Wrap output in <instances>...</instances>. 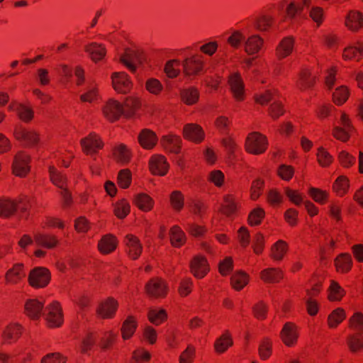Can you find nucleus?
<instances>
[{"label":"nucleus","mask_w":363,"mask_h":363,"mask_svg":"<svg viewBox=\"0 0 363 363\" xmlns=\"http://www.w3.org/2000/svg\"><path fill=\"white\" fill-rule=\"evenodd\" d=\"M43 307V302L38 299H29L25 303L26 313L31 318L38 319L42 314L49 327H60L63 323V317L58 303H50L44 311Z\"/></svg>","instance_id":"1"},{"label":"nucleus","mask_w":363,"mask_h":363,"mask_svg":"<svg viewBox=\"0 0 363 363\" xmlns=\"http://www.w3.org/2000/svg\"><path fill=\"white\" fill-rule=\"evenodd\" d=\"M228 43L235 48H238L241 45L244 50L248 55H255L261 49L263 40L258 35H251L246 37L240 31L235 30L228 38Z\"/></svg>","instance_id":"2"},{"label":"nucleus","mask_w":363,"mask_h":363,"mask_svg":"<svg viewBox=\"0 0 363 363\" xmlns=\"http://www.w3.org/2000/svg\"><path fill=\"white\" fill-rule=\"evenodd\" d=\"M306 9L309 16L319 26L323 19V10L322 8L312 5V0H301L300 6L294 3L289 4L286 9V17L290 20H296V14H301V11Z\"/></svg>","instance_id":"3"},{"label":"nucleus","mask_w":363,"mask_h":363,"mask_svg":"<svg viewBox=\"0 0 363 363\" xmlns=\"http://www.w3.org/2000/svg\"><path fill=\"white\" fill-rule=\"evenodd\" d=\"M17 203L20 205L19 208L23 213L27 211L28 206H32L30 199L27 196L20 199L18 201L4 198L0 199V216L8 218L13 215L17 209Z\"/></svg>","instance_id":"4"},{"label":"nucleus","mask_w":363,"mask_h":363,"mask_svg":"<svg viewBox=\"0 0 363 363\" xmlns=\"http://www.w3.org/2000/svg\"><path fill=\"white\" fill-rule=\"evenodd\" d=\"M255 100L262 105L272 101V104L269 108V113L273 118H277L284 113L281 103L278 101L275 94L270 90H267L257 95Z\"/></svg>","instance_id":"5"},{"label":"nucleus","mask_w":363,"mask_h":363,"mask_svg":"<svg viewBox=\"0 0 363 363\" xmlns=\"http://www.w3.org/2000/svg\"><path fill=\"white\" fill-rule=\"evenodd\" d=\"M267 145L266 137L258 133H252L246 139V150L252 154L259 155L264 152Z\"/></svg>","instance_id":"6"},{"label":"nucleus","mask_w":363,"mask_h":363,"mask_svg":"<svg viewBox=\"0 0 363 363\" xmlns=\"http://www.w3.org/2000/svg\"><path fill=\"white\" fill-rule=\"evenodd\" d=\"M50 279V273L48 269L43 267H36L29 274L28 281L30 284L35 288L45 286Z\"/></svg>","instance_id":"7"},{"label":"nucleus","mask_w":363,"mask_h":363,"mask_svg":"<svg viewBox=\"0 0 363 363\" xmlns=\"http://www.w3.org/2000/svg\"><path fill=\"white\" fill-rule=\"evenodd\" d=\"M50 176L52 183L62 189L60 194L62 196L64 203L65 205H68L71 200V196L68 191L64 188L66 178L60 172H57L55 167L50 168Z\"/></svg>","instance_id":"8"},{"label":"nucleus","mask_w":363,"mask_h":363,"mask_svg":"<svg viewBox=\"0 0 363 363\" xmlns=\"http://www.w3.org/2000/svg\"><path fill=\"white\" fill-rule=\"evenodd\" d=\"M30 157L28 155L19 152L14 157L13 163V173L18 177H24L30 170Z\"/></svg>","instance_id":"9"},{"label":"nucleus","mask_w":363,"mask_h":363,"mask_svg":"<svg viewBox=\"0 0 363 363\" xmlns=\"http://www.w3.org/2000/svg\"><path fill=\"white\" fill-rule=\"evenodd\" d=\"M201 57L192 55L186 57L182 63L184 72L186 75L198 74L203 68Z\"/></svg>","instance_id":"10"},{"label":"nucleus","mask_w":363,"mask_h":363,"mask_svg":"<svg viewBox=\"0 0 363 363\" xmlns=\"http://www.w3.org/2000/svg\"><path fill=\"white\" fill-rule=\"evenodd\" d=\"M144 57L139 50H126L125 55L121 57V62L132 72L136 69L135 64L142 65Z\"/></svg>","instance_id":"11"},{"label":"nucleus","mask_w":363,"mask_h":363,"mask_svg":"<svg viewBox=\"0 0 363 363\" xmlns=\"http://www.w3.org/2000/svg\"><path fill=\"white\" fill-rule=\"evenodd\" d=\"M112 83L116 91L120 93H127L132 87V82L128 76L124 72H115L112 74Z\"/></svg>","instance_id":"12"},{"label":"nucleus","mask_w":363,"mask_h":363,"mask_svg":"<svg viewBox=\"0 0 363 363\" xmlns=\"http://www.w3.org/2000/svg\"><path fill=\"white\" fill-rule=\"evenodd\" d=\"M352 130V126L349 118L345 114H342L340 125L334 128L333 134L337 140L345 142L349 139L350 133Z\"/></svg>","instance_id":"13"},{"label":"nucleus","mask_w":363,"mask_h":363,"mask_svg":"<svg viewBox=\"0 0 363 363\" xmlns=\"http://www.w3.org/2000/svg\"><path fill=\"white\" fill-rule=\"evenodd\" d=\"M104 116L110 121L117 120L125 111L118 101L110 99L102 108Z\"/></svg>","instance_id":"14"},{"label":"nucleus","mask_w":363,"mask_h":363,"mask_svg":"<svg viewBox=\"0 0 363 363\" xmlns=\"http://www.w3.org/2000/svg\"><path fill=\"white\" fill-rule=\"evenodd\" d=\"M145 289L148 295L155 298L163 297L167 293L166 284L157 278L151 279L146 284Z\"/></svg>","instance_id":"15"},{"label":"nucleus","mask_w":363,"mask_h":363,"mask_svg":"<svg viewBox=\"0 0 363 363\" xmlns=\"http://www.w3.org/2000/svg\"><path fill=\"white\" fill-rule=\"evenodd\" d=\"M184 137L194 143H199L204 138V132L201 126L194 123H189L183 128Z\"/></svg>","instance_id":"16"},{"label":"nucleus","mask_w":363,"mask_h":363,"mask_svg":"<svg viewBox=\"0 0 363 363\" xmlns=\"http://www.w3.org/2000/svg\"><path fill=\"white\" fill-rule=\"evenodd\" d=\"M191 273L195 277L203 278L208 272V264L205 257L196 256L190 263Z\"/></svg>","instance_id":"17"},{"label":"nucleus","mask_w":363,"mask_h":363,"mask_svg":"<svg viewBox=\"0 0 363 363\" xmlns=\"http://www.w3.org/2000/svg\"><path fill=\"white\" fill-rule=\"evenodd\" d=\"M81 145L84 152L92 154L96 152V150L103 146L100 138L94 133H91L88 137L81 140Z\"/></svg>","instance_id":"18"},{"label":"nucleus","mask_w":363,"mask_h":363,"mask_svg":"<svg viewBox=\"0 0 363 363\" xmlns=\"http://www.w3.org/2000/svg\"><path fill=\"white\" fill-rule=\"evenodd\" d=\"M169 168L166 159L162 155H154L150 160V169L151 172L157 175L164 176Z\"/></svg>","instance_id":"19"},{"label":"nucleus","mask_w":363,"mask_h":363,"mask_svg":"<svg viewBox=\"0 0 363 363\" xmlns=\"http://www.w3.org/2000/svg\"><path fill=\"white\" fill-rule=\"evenodd\" d=\"M281 337L287 346H293L298 338L296 325L291 323H286L281 332Z\"/></svg>","instance_id":"20"},{"label":"nucleus","mask_w":363,"mask_h":363,"mask_svg":"<svg viewBox=\"0 0 363 363\" xmlns=\"http://www.w3.org/2000/svg\"><path fill=\"white\" fill-rule=\"evenodd\" d=\"M229 84L235 98L238 100H242L245 90L240 76L237 73L232 74L229 77Z\"/></svg>","instance_id":"21"},{"label":"nucleus","mask_w":363,"mask_h":363,"mask_svg":"<svg viewBox=\"0 0 363 363\" xmlns=\"http://www.w3.org/2000/svg\"><path fill=\"white\" fill-rule=\"evenodd\" d=\"M117 302L112 298H109L100 303L99 306L96 309V312L101 318H110L113 316L117 309Z\"/></svg>","instance_id":"22"},{"label":"nucleus","mask_w":363,"mask_h":363,"mask_svg":"<svg viewBox=\"0 0 363 363\" xmlns=\"http://www.w3.org/2000/svg\"><path fill=\"white\" fill-rule=\"evenodd\" d=\"M9 108L15 111L19 118L26 123L30 122L33 118V110L23 104L15 103Z\"/></svg>","instance_id":"23"},{"label":"nucleus","mask_w":363,"mask_h":363,"mask_svg":"<svg viewBox=\"0 0 363 363\" xmlns=\"http://www.w3.org/2000/svg\"><path fill=\"white\" fill-rule=\"evenodd\" d=\"M14 134L18 140L24 141L28 145H35L39 140L38 135L35 131L21 127L17 128Z\"/></svg>","instance_id":"24"},{"label":"nucleus","mask_w":363,"mask_h":363,"mask_svg":"<svg viewBox=\"0 0 363 363\" xmlns=\"http://www.w3.org/2000/svg\"><path fill=\"white\" fill-rule=\"evenodd\" d=\"M125 243L128 248L129 256L133 259H138L143 249L139 240L132 235H128L125 238Z\"/></svg>","instance_id":"25"},{"label":"nucleus","mask_w":363,"mask_h":363,"mask_svg":"<svg viewBox=\"0 0 363 363\" xmlns=\"http://www.w3.org/2000/svg\"><path fill=\"white\" fill-rule=\"evenodd\" d=\"M85 51L94 62L101 60L106 53V48L101 44L91 43L85 47Z\"/></svg>","instance_id":"26"},{"label":"nucleus","mask_w":363,"mask_h":363,"mask_svg":"<svg viewBox=\"0 0 363 363\" xmlns=\"http://www.w3.org/2000/svg\"><path fill=\"white\" fill-rule=\"evenodd\" d=\"M26 271L22 264H16L6 273V280L9 283L16 284L26 277Z\"/></svg>","instance_id":"27"},{"label":"nucleus","mask_w":363,"mask_h":363,"mask_svg":"<svg viewBox=\"0 0 363 363\" xmlns=\"http://www.w3.org/2000/svg\"><path fill=\"white\" fill-rule=\"evenodd\" d=\"M138 140L144 148L151 149L155 145L157 138L152 131L145 129L139 135Z\"/></svg>","instance_id":"28"},{"label":"nucleus","mask_w":363,"mask_h":363,"mask_svg":"<svg viewBox=\"0 0 363 363\" xmlns=\"http://www.w3.org/2000/svg\"><path fill=\"white\" fill-rule=\"evenodd\" d=\"M98 246L102 253L108 254L116 248L117 241L115 237L107 235L101 238Z\"/></svg>","instance_id":"29"},{"label":"nucleus","mask_w":363,"mask_h":363,"mask_svg":"<svg viewBox=\"0 0 363 363\" xmlns=\"http://www.w3.org/2000/svg\"><path fill=\"white\" fill-rule=\"evenodd\" d=\"M346 26L350 30H357L363 26V16L359 12H350L347 16Z\"/></svg>","instance_id":"30"},{"label":"nucleus","mask_w":363,"mask_h":363,"mask_svg":"<svg viewBox=\"0 0 363 363\" xmlns=\"http://www.w3.org/2000/svg\"><path fill=\"white\" fill-rule=\"evenodd\" d=\"M293 47L294 40L291 38L287 37L284 38L277 49L278 57L283 58L288 56L291 52Z\"/></svg>","instance_id":"31"},{"label":"nucleus","mask_w":363,"mask_h":363,"mask_svg":"<svg viewBox=\"0 0 363 363\" xmlns=\"http://www.w3.org/2000/svg\"><path fill=\"white\" fill-rule=\"evenodd\" d=\"M232 286L236 290H241L248 283V276L242 271L236 272L230 279Z\"/></svg>","instance_id":"32"},{"label":"nucleus","mask_w":363,"mask_h":363,"mask_svg":"<svg viewBox=\"0 0 363 363\" xmlns=\"http://www.w3.org/2000/svg\"><path fill=\"white\" fill-rule=\"evenodd\" d=\"M186 238L184 232L177 225L170 230V241L174 247H179L185 242Z\"/></svg>","instance_id":"33"},{"label":"nucleus","mask_w":363,"mask_h":363,"mask_svg":"<svg viewBox=\"0 0 363 363\" xmlns=\"http://www.w3.org/2000/svg\"><path fill=\"white\" fill-rule=\"evenodd\" d=\"M35 240L38 245L48 248H52L57 243V240L55 236L48 234L37 233L35 235Z\"/></svg>","instance_id":"34"},{"label":"nucleus","mask_w":363,"mask_h":363,"mask_svg":"<svg viewBox=\"0 0 363 363\" xmlns=\"http://www.w3.org/2000/svg\"><path fill=\"white\" fill-rule=\"evenodd\" d=\"M134 203L144 211H150L153 206L152 199L145 194H138L134 199Z\"/></svg>","instance_id":"35"},{"label":"nucleus","mask_w":363,"mask_h":363,"mask_svg":"<svg viewBox=\"0 0 363 363\" xmlns=\"http://www.w3.org/2000/svg\"><path fill=\"white\" fill-rule=\"evenodd\" d=\"M21 334V327L17 324H11L3 332L5 341L11 342L17 340Z\"/></svg>","instance_id":"36"},{"label":"nucleus","mask_w":363,"mask_h":363,"mask_svg":"<svg viewBox=\"0 0 363 363\" xmlns=\"http://www.w3.org/2000/svg\"><path fill=\"white\" fill-rule=\"evenodd\" d=\"M136 327L137 324L133 318L132 316L128 317L121 328L123 338L124 340L129 339L135 333Z\"/></svg>","instance_id":"37"},{"label":"nucleus","mask_w":363,"mask_h":363,"mask_svg":"<svg viewBox=\"0 0 363 363\" xmlns=\"http://www.w3.org/2000/svg\"><path fill=\"white\" fill-rule=\"evenodd\" d=\"M262 279L269 283L279 281L282 278L281 272L274 268H269L261 272Z\"/></svg>","instance_id":"38"},{"label":"nucleus","mask_w":363,"mask_h":363,"mask_svg":"<svg viewBox=\"0 0 363 363\" xmlns=\"http://www.w3.org/2000/svg\"><path fill=\"white\" fill-rule=\"evenodd\" d=\"M163 143L165 148L172 152L177 153L180 149L181 139L175 135L164 136Z\"/></svg>","instance_id":"39"},{"label":"nucleus","mask_w":363,"mask_h":363,"mask_svg":"<svg viewBox=\"0 0 363 363\" xmlns=\"http://www.w3.org/2000/svg\"><path fill=\"white\" fill-rule=\"evenodd\" d=\"M352 263L351 257L346 254L340 255L335 259V265L337 270L342 272H348L351 269Z\"/></svg>","instance_id":"40"},{"label":"nucleus","mask_w":363,"mask_h":363,"mask_svg":"<svg viewBox=\"0 0 363 363\" xmlns=\"http://www.w3.org/2000/svg\"><path fill=\"white\" fill-rule=\"evenodd\" d=\"M181 66L182 67V65L179 60H169L165 65L164 72L168 77L174 78L180 72Z\"/></svg>","instance_id":"41"},{"label":"nucleus","mask_w":363,"mask_h":363,"mask_svg":"<svg viewBox=\"0 0 363 363\" xmlns=\"http://www.w3.org/2000/svg\"><path fill=\"white\" fill-rule=\"evenodd\" d=\"M182 100L188 105L195 104L199 99V92L195 88H188L181 92Z\"/></svg>","instance_id":"42"},{"label":"nucleus","mask_w":363,"mask_h":363,"mask_svg":"<svg viewBox=\"0 0 363 363\" xmlns=\"http://www.w3.org/2000/svg\"><path fill=\"white\" fill-rule=\"evenodd\" d=\"M166 318L167 314L163 309L152 308L148 312L149 320L156 325L163 322Z\"/></svg>","instance_id":"43"},{"label":"nucleus","mask_w":363,"mask_h":363,"mask_svg":"<svg viewBox=\"0 0 363 363\" xmlns=\"http://www.w3.org/2000/svg\"><path fill=\"white\" fill-rule=\"evenodd\" d=\"M233 345V340L229 335H223L215 342V349L217 352H224L228 347Z\"/></svg>","instance_id":"44"},{"label":"nucleus","mask_w":363,"mask_h":363,"mask_svg":"<svg viewBox=\"0 0 363 363\" xmlns=\"http://www.w3.org/2000/svg\"><path fill=\"white\" fill-rule=\"evenodd\" d=\"M286 250V243L283 240H279L272 247V256L277 260H281Z\"/></svg>","instance_id":"45"},{"label":"nucleus","mask_w":363,"mask_h":363,"mask_svg":"<svg viewBox=\"0 0 363 363\" xmlns=\"http://www.w3.org/2000/svg\"><path fill=\"white\" fill-rule=\"evenodd\" d=\"M345 318V311L342 308H337L328 316V325L330 328H335Z\"/></svg>","instance_id":"46"},{"label":"nucleus","mask_w":363,"mask_h":363,"mask_svg":"<svg viewBox=\"0 0 363 363\" xmlns=\"http://www.w3.org/2000/svg\"><path fill=\"white\" fill-rule=\"evenodd\" d=\"M345 291L335 281H331L328 297L331 301H339L344 296Z\"/></svg>","instance_id":"47"},{"label":"nucleus","mask_w":363,"mask_h":363,"mask_svg":"<svg viewBox=\"0 0 363 363\" xmlns=\"http://www.w3.org/2000/svg\"><path fill=\"white\" fill-rule=\"evenodd\" d=\"M97 89L92 84H87L85 92L80 96V99L84 102H92L97 98Z\"/></svg>","instance_id":"48"},{"label":"nucleus","mask_w":363,"mask_h":363,"mask_svg":"<svg viewBox=\"0 0 363 363\" xmlns=\"http://www.w3.org/2000/svg\"><path fill=\"white\" fill-rule=\"evenodd\" d=\"M318 292V290L316 289H313L311 291H308V296L309 298L306 301L307 310L308 313L311 315H314L318 312V304L315 301H314L312 297L315 296Z\"/></svg>","instance_id":"49"},{"label":"nucleus","mask_w":363,"mask_h":363,"mask_svg":"<svg viewBox=\"0 0 363 363\" xmlns=\"http://www.w3.org/2000/svg\"><path fill=\"white\" fill-rule=\"evenodd\" d=\"M363 55V47H349L346 48L343 53L345 59H354L359 60Z\"/></svg>","instance_id":"50"},{"label":"nucleus","mask_w":363,"mask_h":363,"mask_svg":"<svg viewBox=\"0 0 363 363\" xmlns=\"http://www.w3.org/2000/svg\"><path fill=\"white\" fill-rule=\"evenodd\" d=\"M272 18L266 15L257 18L254 21L255 28L261 31L267 30L272 25Z\"/></svg>","instance_id":"51"},{"label":"nucleus","mask_w":363,"mask_h":363,"mask_svg":"<svg viewBox=\"0 0 363 363\" xmlns=\"http://www.w3.org/2000/svg\"><path fill=\"white\" fill-rule=\"evenodd\" d=\"M114 211L118 218H123L130 212V205L125 200H121L116 203Z\"/></svg>","instance_id":"52"},{"label":"nucleus","mask_w":363,"mask_h":363,"mask_svg":"<svg viewBox=\"0 0 363 363\" xmlns=\"http://www.w3.org/2000/svg\"><path fill=\"white\" fill-rule=\"evenodd\" d=\"M222 208L223 213L227 216H230L235 212L237 206L234 198L231 195L224 196V203Z\"/></svg>","instance_id":"53"},{"label":"nucleus","mask_w":363,"mask_h":363,"mask_svg":"<svg viewBox=\"0 0 363 363\" xmlns=\"http://www.w3.org/2000/svg\"><path fill=\"white\" fill-rule=\"evenodd\" d=\"M146 89L152 94H158L163 89L162 83L157 79L150 78L145 84Z\"/></svg>","instance_id":"54"},{"label":"nucleus","mask_w":363,"mask_h":363,"mask_svg":"<svg viewBox=\"0 0 363 363\" xmlns=\"http://www.w3.org/2000/svg\"><path fill=\"white\" fill-rule=\"evenodd\" d=\"M334 102L340 105L346 101L348 97V91L344 86H340L336 89L333 94Z\"/></svg>","instance_id":"55"},{"label":"nucleus","mask_w":363,"mask_h":363,"mask_svg":"<svg viewBox=\"0 0 363 363\" xmlns=\"http://www.w3.org/2000/svg\"><path fill=\"white\" fill-rule=\"evenodd\" d=\"M114 155L118 162L121 163H126L130 160V155L126 147L121 145L118 146L114 150Z\"/></svg>","instance_id":"56"},{"label":"nucleus","mask_w":363,"mask_h":363,"mask_svg":"<svg viewBox=\"0 0 363 363\" xmlns=\"http://www.w3.org/2000/svg\"><path fill=\"white\" fill-rule=\"evenodd\" d=\"M348 187L349 184L347 180L342 177H338L333 184L334 190L339 195H343L345 194L348 189Z\"/></svg>","instance_id":"57"},{"label":"nucleus","mask_w":363,"mask_h":363,"mask_svg":"<svg viewBox=\"0 0 363 363\" xmlns=\"http://www.w3.org/2000/svg\"><path fill=\"white\" fill-rule=\"evenodd\" d=\"M118 182L122 188H128L131 182L130 172L128 169L120 171L118 176Z\"/></svg>","instance_id":"58"},{"label":"nucleus","mask_w":363,"mask_h":363,"mask_svg":"<svg viewBox=\"0 0 363 363\" xmlns=\"http://www.w3.org/2000/svg\"><path fill=\"white\" fill-rule=\"evenodd\" d=\"M170 200L174 208L177 211H180L182 208L184 206V196L180 191H173L171 195Z\"/></svg>","instance_id":"59"},{"label":"nucleus","mask_w":363,"mask_h":363,"mask_svg":"<svg viewBox=\"0 0 363 363\" xmlns=\"http://www.w3.org/2000/svg\"><path fill=\"white\" fill-rule=\"evenodd\" d=\"M309 194L315 201L320 203H323L328 198V194L325 191L315 188H311Z\"/></svg>","instance_id":"60"},{"label":"nucleus","mask_w":363,"mask_h":363,"mask_svg":"<svg viewBox=\"0 0 363 363\" xmlns=\"http://www.w3.org/2000/svg\"><path fill=\"white\" fill-rule=\"evenodd\" d=\"M347 344L352 352H356L363 347V340L355 335H351L347 338Z\"/></svg>","instance_id":"61"},{"label":"nucleus","mask_w":363,"mask_h":363,"mask_svg":"<svg viewBox=\"0 0 363 363\" xmlns=\"http://www.w3.org/2000/svg\"><path fill=\"white\" fill-rule=\"evenodd\" d=\"M195 355V350L191 346L188 347L182 353L179 357L180 363H191Z\"/></svg>","instance_id":"62"},{"label":"nucleus","mask_w":363,"mask_h":363,"mask_svg":"<svg viewBox=\"0 0 363 363\" xmlns=\"http://www.w3.org/2000/svg\"><path fill=\"white\" fill-rule=\"evenodd\" d=\"M350 325L359 332H363V315L356 313L350 319Z\"/></svg>","instance_id":"63"},{"label":"nucleus","mask_w":363,"mask_h":363,"mask_svg":"<svg viewBox=\"0 0 363 363\" xmlns=\"http://www.w3.org/2000/svg\"><path fill=\"white\" fill-rule=\"evenodd\" d=\"M65 359L58 353H50L41 359V363H65Z\"/></svg>","instance_id":"64"}]
</instances>
